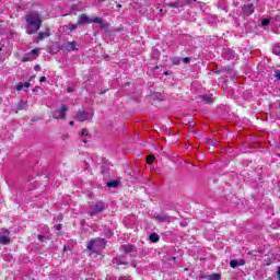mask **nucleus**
<instances>
[{
	"label": "nucleus",
	"mask_w": 280,
	"mask_h": 280,
	"mask_svg": "<svg viewBox=\"0 0 280 280\" xmlns=\"http://www.w3.org/2000/svg\"><path fill=\"white\" fill-rule=\"evenodd\" d=\"M26 21V34H36L40 26L43 25V19L40 18V13L31 12L25 16Z\"/></svg>",
	"instance_id": "1"
},
{
	"label": "nucleus",
	"mask_w": 280,
	"mask_h": 280,
	"mask_svg": "<svg viewBox=\"0 0 280 280\" xmlns=\"http://www.w3.org/2000/svg\"><path fill=\"white\" fill-rule=\"evenodd\" d=\"M85 23H97L102 30H106L108 27V23L104 22L102 18H89L86 14H81L78 20V25H85Z\"/></svg>",
	"instance_id": "2"
},
{
	"label": "nucleus",
	"mask_w": 280,
	"mask_h": 280,
	"mask_svg": "<svg viewBox=\"0 0 280 280\" xmlns=\"http://www.w3.org/2000/svg\"><path fill=\"white\" fill-rule=\"evenodd\" d=\"M103 248H106V240L104 238H93L88 243V250L91 253H100Z\"/></svg>",
	"instance_id": "3"
},
{
	"label": "nucleus",
	"mask_w": 280,
	"mask_h": 280,
	"mask_svg": "<svg viewBox=\"0 0 280 280\" xmlns=\"http://www.w3.org/2000/svg\"><path fill=\"white\" fill-rule=\"evenodd\" d=\"M93 108L86 107L84 109L79 110L75 117L78 121H91V119H93Z\"/></svg>",
	"instance_id": "4"
},
{
	"label": "nucleus",
	"mask_w": 280,
	"mask_h": 280,
	"mask_svg": "<svg viewBox=\"0 0 280 280\" xmlns=\"http://www.w3.org/2000/svg\"><path fill=\"white\" fill-rule=\"evenodd\" d=\"M106 209V205L102 201L93 203L89 209V215H98V213H102Z\"/></svg>",
	"instance_id": "5"
},
{
	"label": "nucleus",
	"mask_w": 280,
	"mask_h": 280,
	"mask_svg": "<svg viewBox=\"0 0 280 280\" xmlns=\"http://www.w3.org/2000/svg\"><path fill=\"white\" fill-rule=\"evenodd\" d=\"M10 231L5 229H0V244L8 246L10 244Z\"/></svg>",
	"instance_id": "6"
},
{
	"label": "nucleus",
	"mask_w": 280,
	"mask_h": 280,
	"mask_svg": "<svg viewBox=\"0 0 280 280\" xmlns=\"http://www.w3.org/2000/svg\"><path fill=\"white\" fill-rule=\"evenodd\" d=\"M38 51H40V49L35 48L31 52L24 55L23 59H22L23 62H32V61L36 60V58H38Z\"/></svg>",
	"instance_id": "7"
},
{
	"label": "nucleus",
	"mask_w": 280,
	"mask_h": 280,
	"mask_svg": "<svg viewBox=\"0 0 280 280\" xmlns=\"http://www.w3.org/2000/svg\"><path fill=\"white\" fill-rule=\"evenodd\" d=\"M67 107H59L52 112L54 119H65L67 117Z\"/></svg>",
	"instance_id": "8"
},
{
	"label": "nucleus",
	"mask_w": 280,
	"mask_h": 280,
	"mask_svg": "<svg viewBox=\"0 0 280 280\" xmlns=\"http://www.w3.org/2000/svg\"><path fill=\"white\" fill-rule=\"evenodd\" d=\"M156 222H160V223H163V222H174V220H176V218L174 217H171L168 214H158L154 217Z\"/></svg>",
	"instance_id": "9"
},
{
	"label": "nucleus",
	"mask_w": 280,
	"mask_h": 280,
	"mask_svg": "<svg viewBox=\"0 0 280 280\" xmlns=\"http://www.w3.org/2000/svg\"><path fill=\"white\" fill-rule=\"evenodd\" d=\"M168 8H185V5H189V0H178L177 2L167 3Z\"/></svg>",
	"instance_id": "10"
},
{
	"label": "nucleus",
	"mask_w": 280,
	"mask_h": 280,
	"mask_svg": "<svg viewBox=\"0 0 280 280\" xmlns=\"http://www.w3.org/2000/svg\"><path fill=\"white\" fill-rule=\"evenodd\" d=\"M243 16H250L255 12L253 4H247L242 8Z\"/></svg>",
	"instance_id": "11"
},
{
	"label": "nucleus",
	"mask_w": 280,
	"mask_h": 280,
	"mask_svg": "<svg viewBox=\"0 0 280 280\" xmlns=\"http://www.w3.org/2000/svg\"><path fill=\"white\" fill-rule=\"evenodd\" d=\"M67 51H78V45L75 42H68L63 45Z\"/></svg>",
	"instance_id": "12"
},
{
	"label": "nucleus",
	"mask_w": 280,
	"mask_h": 280,
	"mask_svg": "<svg viewBox=\"0 0 280 280\" xmlns=\"http://www.w3.org/2000/svg\"><path fill=\"white\" fill-rule=\"evenodd\" d=\"M120 250L128 255L130 253H135V250H137V247H135L133 245H122L120 246Z\"/></svg>",
	"instance_id": "13"
},
{
	"label": "nucleus",
	"mask_w": 280,
	"mask_h": 280,
	"mask_svg": "<svg viewBox=\"0 0 280 280\" xmlns=\"http://www.w3.org/2000/svg\"><path fill=\"white\" fill-rule=\"evenodd\" d=\"M200 279L221 280L222 276L220 273H212V275H209V276H200Z\"/></svg>",
	"instance_id": "14"
},
{
	"label": "nucleus",
	"mask_w": 280,
	"mask_h": 280,
	"mask_svg": "<svg viewBox=\"0 0 280 280\" xmlns=\"http://www.w3.org/2000/svg\"><path fill=\"white\" fill-rule=\"evenodd\" d=\"M199 100H201V102H203V104H213V96H210V95H202V96H199Z\"/></svg>",
	"instance_id": "15"
},
{
	"label": "nucleus",
	"mask_w": 280,
	"mask_h": 280,
	"mask_svg": "<svg viewBox=\"0 0 280 280\" xmlns=\"http://www.w3.org/2000/svg\"><path fill=\"white\" fill-rule=\"evenodd\" d=\"M245 264H246L245 259H240V260L233 259L230 261L231 268H235L236 266H245Z\"/></svg>",
	"instance_id": "16"
},
{
	"label": "nucleus",
	"mask_w": 280,
	"mask_h": 280,
	"mask_svg": "<svg viewBox=\"0 0 280 280\" xmlns=\"http://www.w3.org/2000/svg\"><path fill=\"white\" fill-rule=\"evenodd\" d=\"M30 86V82H20L18 83L15 91H23V89H27Z\"/></svg>",
	"instance_id": "17"
},
{
	"label": "nucleus",
	"mask_w": 280,
	"mask_h": 280,
	"mask_svg": "<svg viewBox=\"0 0 280 280\" xmlns=\"http://www.w3.org/2000/svg\"><path fill=\"white\" fill-rule=\"evenodd\" d=\"M45 38H49V31H46V32H40L38 34V40H43Z\"/></svg>",
	"instance_id": "18"
},
{
	"label": "nucleus",
	"mask_w": 280,
	"mask_h": 280,
	"mask_svg": "<svg viewBox=\"0 0 280 280\" xmlns=\"http://www.w3.org/2000/svg\"><path fill=\"white\" fill-rule=\"evenodd\" d=\"M149 240H150V242H153V243L159 242V234H156V233L150 234Z\"/></svg>",
	"instance_id": "19"
},
{
	"label": "nucleus",
	"mask_w": 280,
	"mask_h": 280,
	"mask_svg": "<svg viewBox=\"0 0 280 280\" xmlns=\"http://www.w3.org/2000/svg\"><path fill=\"white\" fill-rule=\"evenodd\" d=\"M115 264H117V266H126L128 262H126L121 258H116Z\"/></svg>",
	"instance_id": "20"
},
{
	"label": "nucleus",
	"mask_w": 280,
	"mask_h": 280,
	"mask_svg": "<svg viewBox=\"0 0 280 280\" xmlns=\"http://www.w3.org/2000/svg\"><path fill=\"white\" fill-rule=\"evenodd\" d=\"M272 51L276 56H280V44L276 45Z\"/></svg>",
	"instance_id": "21"
},
{
	"label": "nucleus",
	"mask_w": 280,
	"mask_h": 280,
	"mask_svg": "<svg viewBox=\"0 0 280 280\" xmlns=\"http://www.w3.org/2000/svg\"><path fill=\"white\" fill-rule=\"evenodd\" d=\"M119 183L117 180H112L107 183V187H118Z\"/></svg>",
	"instance_id": "22"
},
{
	"label": "nucleus",
	"mask_w": 280,
	"mask_h": 280,
	"mask_svg": "<svg viewBox=\"0 0 280 280\" xmlns=\"http://www.w3.org/2000/svg\"><path fill=\"white\" fill-rule=\"evenodd\" d=\"M67 28L70 30V32H73V31L78 30V24H69L67 26Z\"/></svg>",
	"instance_id": "23"
},
{
	"label": "nucleus",
	"mask_w": 280,
	"mask_h": 280,
	"mask_svg": "<svg viewBox=\"0 0 280 280\" xmlns=\"http://www.w3.org/2000/svg\"><path fill=\"white\" fill-rule=\"evenodd\" d=\"M147 163H148L149 165H152V163H154V155H149V156H147Z\"/></svg>",
	"instance_id": "24"
},
{
	"label": "nucleus",
	"mask_w": 280,
	"mask_h": 280,
	"mask_svg": "<svg viewBox=\"0 0 280 280\" xmlns=\"http://www.w3.org/2000/svg\"><path fill=\"white\" fill-rule=\"evenodd\" d=\"M261 25H262V27H266L267 25H270V20H268V19H262V20H261Z\"/></svg>",
	"instance_id": "25"
},
{
	"label": "nucleus",
	"mask_w": 280,
	"mask_h": 280,
	"mask_svg": "<svg viewBox=\"0 0 280 280\" xmlns=\"http://www.w3.org/2000/svg\"><path fill=\"white\" fill-rule=\"evenodd\" d=\"M273 77L276 78L277 81H280V70H275Z\"/></svg>",
	"instance_id": "26"
},
{
	"label": "nucleus",
	"mask_w": 280,
	"mask_h": 280,
	"mask_svg": "<svg viewBox=\"0 0 280 280\" xmlns=\"http://www.w3.org/2000/svg\"><path fill=\"white\" fill-rule=\"evenodd\" d=\"M81 136L82 137H89V130L88 129H82Z\"/></svg>",
	"instance_id": "27"
},
{
	"label": "nucleus",
	"mask_w": 280,
	"mask_h": 280,
	"mask_svg": "<svg viewBox=\"0 0 280 280\" xmlns=\"http://www.w3.org/2000/svg\"><path fill=\"white\" fill-rule=\"evenodd\" d=\"M37 237H38L39 242H45V240H47V236H45V235H38Z\"/></svg>",
	"instance_id": "28"
},
{
	"label": "nucleus",
	"mask_w": 280,
	"mask_h": 280,
	"mask_svg": "<svg viewBox=\"0 0 280 280\" xmlns=\"http://www.w3.org/2000/svg\"><path fill=\"white\" fill-rule=\"evenodd\" d=\"M54 229H56L57 231H61L62 224H56V225L54 226Z\"/></svg>",
	"instance_id": "29"
},
{
	"label": "nucleus",
	"mask_w": 280,
	"mask_h": 280,
	"mask_svg": "<svg viewBox=\"0 0 280 280\" xmlns=\"http://www.w3.org/2000/svg\"><path fill=\"white\" fill-rule=\"evenodd\" d=\"M182 60H183V62H185V65H187L189 62V58H187V57L183 58Z\"/></svg>",
	"instance_id": "30"
},
{
	"label": "nucleus",
	"mask_w": 280,
	"mask_h": 280,
	"mask_svg": "<svg viewBox=\"0 0 280 280\" xmlns=\"http://www.w3.org/2000/svg\"><path fill=\"white\" fill-rule=\"evenodd\" d=\"M39 82H47V78H46V77H42V78L39 79Z\"/></svg>",
	"instance_id": "31"
},
{
	"label": "nucleus",
	"mask_w": 280,
	"mask_h": 280,
	"mask_svg": "<svg viewBox=\"0 0 280 280\" xmlns=\"http://www.w3.org/2000/svg\"><path fill=\"white\" fill-rule=\"evenodd\" d=\"M155 97H156L158 100L163 101V97L161 96V94H155Z\"/></svg>",
	"instance_id": "32"
},
{
	"label": "nucleus",
	"mask_w": 280,
	"mask_h": 280,
	"mask_svg": "<svg viewBox=\"0 0 280 280\" xmlns=\"http://www.w3.org/2000/svg\"><path fill=\"white\" fill-rule=\"evenodd\" d=\"M180 61H178V59H174L173 60V65H179Z\"/></svg>",
	"instance_id": "33"
},
{
	"label": "nucleus",
	"mask_w": 280,
	"mask_h": 280,
	"mask_svg": "<svg viewBox=\"0 0 280 280\" xmlns=\"http://www.w3.org/2000/svg\"><path fill=\"white\" fill-rule=\"evenodd\" d=\"M34 69H35L36 71H39V70H40V66H39V65H36V66L34 67Z\"/></svg>",
	"instance_id": "34"
},
{
	"label": "nucleus",
	"mask_w": 280,
	"mask_h": 280,
	"mask_svg": "<svg viewBox=\"0 0 280 280\" xmlns=\"http://www.w3.org/2000/svg\"><path fill=\"white\" fill-rule=\"evenodd\" d=\"M277 276H278V279H280V267H279V269L277 271Z\"/></svg>",
	"instance_id": "35"
},
{
	"label": "nucleus",
	"mask_w": 280,
	"mask_h": 280,
	"mask_svg": "<svg viewBox=\"0 0 280 280\" xmlns=\"http://www.w3.org/2000/svg\"><path fill=\"white\" fill-rule=\"evenodd\" d=\"M73 124H75L73 120H70L69 125L73 126Z\"/></svg>",
	"instance_id": "36"
},
{
	"label": "nucleus",
	"mask_w": 280,
	"mask_h": 280,
	"mask_svg": "<svg viewBox=\"0 0 280 280\" xmlns=\"http://www.w3.org/2000/svg\"><path fill=\"white\" fill-rule=\"evenodd\" d=\"M71 91H73V89H71V88H68V93H71Z\"/></svg>",
	"instance_id": "37"
},
{
	"label": "nucleus",
	"mask_w": 280,
	"mask_h": 280,
	"mask_svg": "<svg viewBox=\"0 0 280 280\" xmlns=\"http://www.w3.org/2000/svg\"><path fill=\"white\" fill-rule=\"evenodd\" d=\"M18 110H23V107H19Z\"/></svg>",
	"instance_id": "38"
},
{
	"label": "nucleus",
	"mask_w": 280,
	"mask_h": 280,
	"mask_svg": "<svg viewBox=\"0 0 280 280\" xmlns=\"http://www.w3.org/2000/svg\"><path fill=\"white\" fill-rule=\"evenodd\" d=\"M3 50V48L2 47H0V51H2Z\"/></svg>",
	"instance_id": "39"
}]
</instances>
